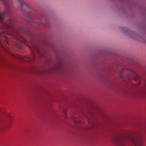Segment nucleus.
Returning a JSON list of instances; mask_svg holds the SVG:
<instances>
[{
  "mask_svg": "<svg viewBox=\"0 0 146 146\" xmlns=\"http://www.w3.org/2000/svg\"><path fill=\"white\" fill-rule=\"evenodd\" d=\"M127 138L130 139V137L127 136L124 132L121 131L112 138V142L116 146H125V143Z\"/></svg>",
  "mask_w": 146,
  "mask_h": 146,
  "instance_id": "obj_1",
  "label": "nucleus"
},
{
  "mask_svg": "<svg viewBox=\"0 0 146 146\" xmlns=\"http://www.w3.org/2000/svg\"><path fill=\"white\" fill-rule=\"evenodd\" d=\"M126 71L128 72L127 75V77L128 78H133V79L135 81L139 79V76L134 71L129 69L127 70Z\"/></svg>",
  "mask_w": 146,
  "mask_h": 146,
  "instance_id": "obj_2",
  "label": "nucleus"
},
{
  "mask_svg": "<svg viewBox=\"0 0 146 146\" xmlns=\"http://www.w3.org/2000/svg\"><path fill=\"white\" fill-rule=\"evenodd\" d=\"M31 49L33 53L30 57L22 56H17L15 57L20 60L30 62V61L33 60L34 56V54L33 53V50L31 48Z\"/></svg>",
  "mask_w": 146,
  "mask_h": 146,
  "instance_id": "obj_3",
  "label": "nucleus"
},
{
  "mask_svg": "<svg viewBox=\"0 0 146 146\" xmlns=\"http://www.w3.org/2000/svg\"><path fill=\"white\" fill-rule=\"evenodd\" d=\"M64 65L62 62H59L52 69L53 71H62L63 69Z\"/></svg>",
  "mask_w": 146,
  "mask_h": 146,
  "instance_id": "obj_4",
  "label": "nucleus"
},
{
  "mask_svg": "<svg viewBox=\"0 0 146 146\" xmlns=\"http://www.w3.org/2000/svg\"><path fill=\"white\" fill-rule=\"evenodd\" d=\"M131 141L133 143L134 146H141V143L140 140L137 139H131Z\"/></svg>",
  "mask_w": 146,
  "mask_h": 146,
  "instance_id": "obj_5",
  "label": "nucleus"
},
{
  "mask_svg": "<svg viewBox=\"0 0 146 146\" xmlns=\"http://www.w3.org/2000/svg\"><path fill=\"white\" fill-rule=\"evenodd\" d=\"M97 122L96 121H94L92 123H90V125H91V127H90L88 128L89 129H91L95 126H97Z\"/></svg>",
  "mask_w": 146,
  "mask_h": 146,
  "instance_id": "obj_6",
  "label": "nucleus"
},
{
  "mask_svg": "<svg viewBox=\"0 0 146 146\" xmlns=\"http://www.w3.org/2000/svg\"><path fill=\"white\" fill-rule=\"evenodd\" d=\"M33 72L36 73H42L39 69L37 68H35L33 69Z\"/></svg>",
  "mask_w": 146,
  "mask_h": 146,
  "instance_id": "obj_7",
  "label": "nucleus"
},
{
  "mask_svg": "<svg viewBox=\"0 0 146 146\" xmlns=\"http://www.w3.org/2000/svg\"><path fill=\"white\" fill-rule=\"evenodd\" d=\"M72 121H74L75 123H78L80 122V118L78 119L76 118H74L73 117H72Z\"/></svg>",
  "mask_w": 146,
  "mask_h": 146,
  "instance_id": "obj_8",
  "label": "nucleus"
},
{
  "mask_svg": "<svg viewBox=\"0 0 146 146\" xmlns=\"http://www.w3.org/2000/svg\"><path fill=\"white\" fill-rule=\"evenodd\" d=\"M21 3L22 4V6L23 7L25 8H27L28 7V6L25 3H24L22 1H21Z\"/></svg>",
  "mask_w": 146,
  "mask_h": 146,
  "instance_id": "obj_9",
  "label": "nucleus"
},
{
  "mask_svg": "<svg viewBox=\"0 0 146 146\" xmlns=\"http://www.w3.org/2000/svg\"><path fill=\"white\" fill-rule=\"evenodd\" d=\"M5 13H0V20H2L4 16Z\"/></svg>",
  "mask_w": 146,
  "mask_h": 146,
  "instance_id": "obj_10",
  "label": "nucleus"
},
{
  "mask_svg": "<svg viewBox=\"0 0 146 146\" xmlns=\"http://www.w3.org/2000/svg\"><path fill=\"white\" fill-rule=\"evenodd\" d=\"M5 25L8 28H9L10 27V26L11 25V24H7L6 23L5 24Z\"/></svg>",
  "mask_w": 146,
  "mask_h": 146,
  "instance_id": "obj_11",
  "label": "nucleus"
},
{
  "mask_svg": "<svg viewBox=\"0 0 146 146\" xmlns=\"http://www.w3.org/2000/svg\"><path fill=\"white\" fill-rule=\"evenodd\" d=\"M0 1L4 3V4H6V0H0Z\"/></svg>",
  "mask_w": 146,
  "mask_h": 146,
  "instance_id": "obj_12",
  "label": "nucleus"
},
{
  "mask_svg": "<svg viewBox=\"0 0 146 146\" xmlns=\"http://www.w3.org/2000/svg\"><path fill=\"white\" fill-rule=\"evenodd\" d=\"M82 118L83 119H85L86 118H87V117L86 115H84V116Z\"/></svg>",
  "mask_w": 146,
  "mask_h": 146,
  "instance_id": "obj_13",
  "label": "nucleus"
},
{
  "mask_svg": "<svg viewBox=\"0 0 146 146\" xmlns=\"http://www.w3.org/2000/svg\"><path fill=\"white\" fill-rule=\"evenodd\" d=\"M64 113L65 115H66V112L65 111H64Z\"/></svg>",
  "mask_w": 146,
  "mask_h": 146,
  "instance_id": "obj_14",
  "label": "nucleus"
},
{
  "mask_svg": "<svg viewBox=\"0 0 146 146\" xmlns=\"http://www.w3.org/2000/svg\"><path fill=\"white\" fill-rule=\"evenodd\" d=\"M16 39H17V40H19V39H18V38H16Z\"/></svg>",
  "mask_w": 146,
  "mask_h": 146,
  "instance_id": "obj_15",
  "label": "nucleus"
},
{
  "mask_svg": "<svg viewBox=\"0 0 146 146\" xmlns=\"http://www.w3.org/2000/svg\"><path fill=\"white\" fill-rule=\"evenodd\" d=\"M34 48H36L35 47H34Z\"/></svg>",
  "mask_w": 146,
  "mask_h": 146,
  "instance_id": "obj_16",
  "label": "nucleus"
},
{
  "mask_svg": "<svg viewBox=\"0 0 146 146\" xmlns=\"http://www.w3.org/2000/svg\"><path fill=\"white\" fill-rule=\"evenodd\" d=\"M80 118H81V119H82V117H80Z\"/></svg>",
  "mask_w": 146,
  "mask_h": 146,
  "instance_id": "obj_17",
  "label": "nucleus"
},
{
  "mask_svg": "<svg viewBox=\"0 0 146 146\" xmlns=\"http://www.w3.org/2000/svg\"><path fill=\"white\" fill-rule=\"evenodd\" d=\"M7 43H8V42L7 41Z\"/></svg>",
  "mask_w": 146,
  "mask_h": 146,
  "instance_id": "obj_18",
  "label": "nucleus"
}]
</instances>
